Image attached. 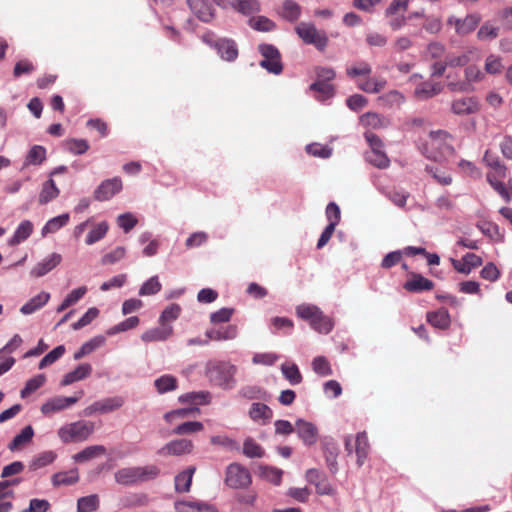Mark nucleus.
Masks as SVG:
<instances>
[{
    "label": "nucleus",
    "instance_id": "f257e3e1",
    "mask_svg": "<svg viewBox=\"0 0 512 512\" xmlns=\"http://www.w3.org/2000/svg\"><path fill=\"white\" fill-rule=\"evenodd\" d=\"M236 372V366L225 361H209L205 367V375L209 381L223 389L234 387Z\"/></svg>",
    "mask_w": 512,
    "mask_h": 512
},
{
    "label": "nucleus",
    "instance_id": "f03ea898",
    "mask_svg": "<svg viewBox=\"0 0 512 512\" xmlns=\"http://www.w3.org/2000/svg\"><path fill=\"white\" fill-rule=\"evenodd\" d=\"M299 318L307 321L310 326L321 334H328L334 327V321L325 315L319 307L311 304H301L296 307Z\"/></svg>",
    "mask_w": 512,
    "mask_h": 512
},
{
    "label": "nucleus",
    "instance_id": "7ed1b4c3",
    "mask_svg": "<svg viewBox=\"0 0 512 512\" xmlns=\"http://www.w3.org/2000/svg\"><path fill=\"white\" fill-rule=\"evenodd\" d=\"M94 425L90 421L77 420L63 425L57 434L63 443H77L88 439L93 433Z\"/></svg>",
    "mask_w": 512,
    "mask_h": 512
},
{
    "label": "nucleus",
    "instance_id": "20e7f679",
    "mask_svg": "<svg viewBox=\"0 0 512 512\" xmlns=\"http://www.w3.org/2000/svg\"><path fill=\"white\" fill-rule=\"evenodd\" d=\"M202 41L214 48L218 55L225 61H234L238 57V49L235 41L231 39H218L215 33L208 31L201 36Z\"/></svg>",
    "mask_w": 512,
    "mask_h": 512
},
{
    "label": "nucleus",
    "instance_id": "39448f33",
    "mask_svg": "<svg viewBox=\"0 0 512 512\" xmlns=\"http://www.w3.org/2000/svg\"><path fill=\"white\" fill-rule=\"evenodd\" d=\"M295 31L305 44L313 45L319 51H324L328 45V37L325 31L318 30L312 23L300 22Z\"/></svg>",
    "mask_w": 512,
    "mask_h": 512
},
{
    "label": "nucleus",
    "instance_id": "423d86ee",
    "mask_svg": "<svg viewBox=\"0 0 512 512\" xmlns=\"http://www.w3.org/2000/svg\"><path fill=\"white\" fill-rule=\"evenodd\" d=\"M365 138L370 146V150L365 153L367 162L379 169H385L390 165V159L383 151L382 140L372 132H366Z\"/></svg>",
    "mask_w": 512,
    "mask_h": 512
},
{
    "label": "nucleus",
    "instance_id": "0eeeda50",
    "mask_svg": "<svg viewBox=\"0 0 512 512\" xmlns=\"http://www.w3.org/2000/svg\"><path fill=\"white\" fill-rule=\"evenodd\" d=\"M464 77V81L450 82L448 84L449 89L457 92L473 91V84L483 81L485 73L477 65H468L464 70Z\"/></svg>",
    "mask_w": 512,
    "mask_h": 512
},
{
    "label": "nucleus",
    "instance_id": "6e6552de",
    "mask_svg": "<svg viewBox=\"0 0 512 512\" xmlns=\"http://www.w3.org/2000/svg\"><path fill=\"white\" fill-rule=\"evenodd\" d=\"M259 52L263 59L260 61V66L273 74H280L283 70L281 63V55L279 50L271 44L259 45Z\"/></svg>",
    "mask_w": 512,
    "mask_h": 512
},
{
    "label": "nucleus",
    "instance_id": "1a4fd4ad",
    "mask_svg": "<svg viewBox=\"0 0 512 512\" xmlns=\"http://www.w3.org/2000/svg\"><path fill=\"white\" fill-rule=\"evenodd\" d=\"M225 482L232 488H246L251 484V475L244 466L232 463L226 469Z\"/></svg>",
    "mask_w": 512,
    "mask_h": 512
},
{
    "label": "nucleus",
    "instance_id": "9d476101",
    "mask_svg": "<svg viewBox=\"0 0 512 512\" xmlns=\"http://www.w3.org/2000/svg\"><path fill=\"white\" fill-rule=\"evenodd\" d=\"M480 107L479 100L474 96L461 97L451 103L452 112L459 116L476 114L480 111Z\"/></svg>",
    "mask_w": 512,
    "mask_h": 512
},
{
    "label": "nucleus",
    "instance_id": "9b49d317",
    "mask_svg": "<svg viewBox=\"0 0 512 512\" xmlns=\"http://www.w3.org/2000/svg\"><path fill=\"white\" fill-rule=\"evenodd\" d=\"M187 5L202 22L210 23L216 16V11L208 0H187Z\"/></svg>",
    "mask_w": 512,
    "mask_h": 512
},
{
    "label": "nucleus",
    "instance_id": "f8f14e48",
    "mask_svg": "<svg viewBox=\"0 0 512 512\" xmlns=\"http://www.w3.org/2000/svg\"><path fill=\"white\" fill-rule=\"evenodd\" d=\"M122 189L120 178H112L103 181L94 191V199L97 201H106L111 199Z\"/></svg>",
    "mask_w": 512,
    "mask_h": 512
},
{
    "label": "nucleus",
    "instance_id": "ddd939ff",
    "mask_svg": "<svg viewBox=\"0 0 512 512\" xmlns=\"http://www.w3.org/2000/svg\"><path fill=\"white\" fill-rule=\"evenodd\" d=\"M83 392H80L78 396L72 397H63L57 396L53 397L44 403L41 407V412L43 414L49 413H57L62 411L63 409L75 404L82 396Z\"/></svg>",
    "mask_w": 512,
    "mask_h": 512
},
{
    "label": "nucleus",
    "instance_id": "4468645a",
    "mask_svg": "<svg viewBox=\"0 0 512 512\" xmlns=\"http://www.w3.org/2000/svg\"><path fill=\"white\" fill-rule=\"evenodd\" d=\"M480 20L481 18L478 14H469L463 19L450 17L448 24L454 26L459 35H467L476 29Z\"/></svg>",
    "mask_w": 512,
    "mask_h": 512
},
{
    "label": "nucleus",
    "instance_id": "2eb2a0df",
    "mask_svg": "<svg viewBox=\"0 0 512 512\" xmlns=\"http://www.w3.org/2000/svg\"><path fill=\"white\" fill-rule=\"evenodd\" d=\"M403 288L412 293L430 291L434 288V283L421 274L411 273L410 278L404 283Z\"/></svg>",
    "mask_w": 512,
    "mask_h": 512
},
{
    "label": "nucleus",
    "instance_id": "dca6fc26",
    "mask_svg": "<svg viewBox=\"0 0 512 512\" xmlns=\"http://www.w3.org/2000/svg\"><path fill=\"white\" fill-rule=\"evenodd\" d=\"M124 401L121 398L113 397L99 400L86 408L87 414H107L113 412L115 409L121 407Z\"/></svg>",
    "mask_w": 512,
    "mask_h": 512
},
{
    "label": "nucleus",
    "instance_id": "f3484780",
    "mask_svg": "<svg viewBox=\"0 0 512 512\" xmlns=\"http://www.w3.org/2000/svg\"><path fill=\"white\" fill-rule=\"evenodd\" d=\"M211 395L209 392H191L179 397V401L181 403L190 404V407L187 408V412L189 413H200L199 409L196 407L197 405H205L210 402Z\"/></svg>",
    "mask_w": 512,
    "mask_h": 512
},
{
    "label": "nucleus",
    "instance_id": "a211bd4d",
    "mask_svg": "<svg viewBox=\"0 0 512 512\" xmlns=\"http://www.w3.org/2000/svg\"><path fill=\"white\" fill-rule=\"evenodd\" d=\"M193 444L186 439H179L166 444L160 453L165 456H181L192 451Z\"/></svg>",
    "mask_w": 512,
    "mask_h": 512
},
{
    "label": "nucleus",
    "instance_id": "6ab92c4d",
    "mask_svg": "<svg viewBox=\"0 0 512 512\" xmlns=\"http://www.w3.org/2000/svg\"><path fill=\"white\" fill-rule=\"evenodd\" d=\"M296 430L298 435L307 445H313L318 438V430L316 426L304 419H299L296 422Z\"/></svg>",
    "mask_w": 512,
    "mask_h": 512
},
{
    "label": "nucleus",
    "instance_id": "aec40b11",
    "mask_svg": "<svg viewBox=\"0 0 512 512\" xmlns=\"http://www.w3.org/2000/svg\"><path fill=\"white\" fill-rule=\"evenodd\" d=\"M62 257L58 253H52L49 257L37 263L31 270L33 277H42L60 264Z\"/></svg>",
    "mask_w": 512,
    "mask_h": 512
},
{
    "label": "nucleus",
    "instance_id": "412c9836",
    "mask_svg": "<svg viewBox=\"0 0 512 512\" xmlns=\"http://www.w3.org/2000/svg\"><path fill=\"white\" fill-rule=\"evenodd\" d=\"M238 329L236 325H227L221 328H212L205 332L208 340L226 341L237 337Z\"/></svg>",
    "mask_w": 512,
    "mask_h": 512
},
{
    "label": "nucleus",
    "instance_id": "4be33fe9",
    "mask_svg": "<svg viewBox=\"0 0 512 512\" xmlns=\"http://www.w3.org/2000/svg\"><path fill=\"white\" fill-rule=\"evenodd\" d=\"M106 454V447L103 445H92L74 454L72 459L76 463H85Z\"/></svg>",
    "mask_w": 512,
    "mask_h": 512
},
{
    "label": "nucleus",
    "instance_id": "5701e85b",
    "mask_svg": "<svg viewBox=\"0 0 512 512\" xmlns=\"http://www.w3.org/2000/svg\"><path fill=\"white\" fill-rule=\"evenodd\" d=\"M92 372V366L88 363L78 365L73 371L64 375L61 386H68L74 382L87 378Z\"/></svg>",
    "mask_w": 512,
    "mask_h": 512
},
{
    "label": "nucleus",
    "instance_id": "b1692460",
    "mask_svg": "<svg viewBox=\"0 0 512 512\" xmlns=\"http://www.w3.org/2000/svg\"><path fill=\"white\" fill-rule=\"evenodd\" d=\"M173 334V327L171 325L159 324L158 327L152 328L144 332L141 336L145 342L164 341Z\"/></svg>",
    "mask_w": 512,
    "mask_h": 512
},
{
    "label": "nucleus",
    "instance_id": "393cba45",
    "mask_svg": "<svg viewBox=\"0 0 512 512\" xmlns=\"http://www.w3.org/2000/svg\"><path fill=\"white\" fill-rule=\"evenodd\" d=\"M427 322L435 328L445 330L450 326L451 320L447 309L440 308L437 311L427 313Z\"/></svg>",
    "mask_w": 512,
    "mask_h": 512
},
{
    "label": "nucleus",
    "instance_id": "a878e982",
    "mask_svg": "<svg viewBox=\"0 0 512 512\" xmlns=\"http://www.w3.org/2000/svg\"><path fill=\"white\" fill-rule=\"evenodd\" d=\"M34 436V431L31 426L24 427L9 443L8 448L12 451H20L27 446Z\"/></svg>",
    "mask_w": 512,
    "mask_h": 512
},
{
    "label": "nucleus",
    "instance_id": "bb28decb",
    "mask_svg": "<svg viewBox=\"0 0 512 512\" xmlns=\"http://www.w3.org/2000/svg\"><path fill=\"white\" fill-rule=\"evenodd\" d=\"M232 9L242 15L249 16L260 12L261 4L259 0H233Z\"/></svg>",
    "mask_w": 512,
    "mask_h": 512
},
{
    "label": "nucleus",
    "instance_id": "cd10ccee",
    "mask_svg": "<svg viewBox=\"0 0 512 512\" xmlns=\"http://www.w3.org/2000/svg\"><path fill=\"white\" fill-rule=\"evenodd\" d=\"M60 190L53 179H49L43 183L42 189L39 193L38 202L41 205L47 204L57 198Z\"/></svg>",
    "mask_w": 512,
    "mask_h": 512
},
{
    "label": "nucleus",
    "instance_id": "c85d7f7f",
    "mask_svg": "<svg viewBox=\"0 0 512 512\" xmlns=\"http://www.w3.org/2000/svg\"><path fill=\"white\" fill-rule=\"evenodd\" d=\"M154 387L159 394L175 391L178 388V379L170 374H165L155 379Z\"/></svg>",
    "mask_w": 512,
    "mask_h": 512
},
{
    "label": "nucleus",
    "instance_id": "c756f323",
    "mask_svg": "<svg viewBox=\"0 0 512 512\" xmlns=\"http://www.w3.org/2000/svg\"><path fill=\"white\" fill-rule=\"evenodd\" d=\"M50 299V294L47 292H41L35 297L31 298L27 303H25L20 311L22 314L28 315L32 314L41 307H43Z\"/></svg>",
    "mask_w": 512,
    "mask_h": 512
},
{
    "label": "nucleus",
    "instance_id": "7c9ffc66",
    "mask_svg": "<svg viewBox=\"0 0 512 512\" xmlns=\"http://www.w3.org/2000/svg\"><path fill=\"white\" fill-rule=\"evenodd\" d=\"M79 473L77 469L55 473L52 476V484L56 487L72 485L78 482Z\"/></svg>",
    "mask_w": 512,
    "mask_h": 512
},
{
    "label": "nucleus",
    "instance_id": "2f4dec72",
    "mask_svg": "<svg viewBox=\"0 0 512 512\" xmlns=\"http://www.w3.org/2000/svg\"><path fill=\"white\" fill-rule=\"evenodd\" d=\"M33 232V224L29 220L22 221L17 227L14 235L8 241L10 246L18 245L25 241Z\"/></svg>",
    "mask_w": 512,
    "mask_h": 512
},
{
    "label": "nucleus",
    "instance_id": "473e14b6",
    "mask_svg": "<svg viewBox=\"0 0 512 512\" xmlns=\"http://www.w3.org/2000/svg\"><path fill=\"white\" fill-rule=\"evenodd\" d=\"M158 471L153 466L134 467L130 470V483L142 482L154 478Z\"/></svg>",
    "mask_w": 512,
    "mask_h": 512
},
{
    "label": "nucleus",
    "instance_id": "72a5a7b5",
    "mask_svg": "<svg viewBox=\"0 0 512 512\" xmlns=\"http://www.w3.org/2000/svg\"><path fill=\"white\" fill-rule=\"evenodd\" d=\"M280 15L290 22H295L301 15V7L294 0H285L281 7Z\"/></svg>",
    "mask_w": 512,
    "mask_h": 512
},
{
    "label": "nucleus",
    "instance_id": "f704fd0d",
    "mask_svg": "<svg viewBox=\"0 0 512 512\" xmlns=\"http://www.w3.org/2000/svg\"><path fill=\"white\" fill-rule=\"evenodd\" d=\"M483 162L492 169L491 172H497L499 176H506L507 168L501 163L499 156L491 150H486Z\"/></svg>",
    "mask_w": 512,
    "mask_h": 512
},
{
    "label": "nucleus",
    "instance_id": "c9c22d12",
    "mask_svg": "<svg viewBox=\"0 0 512 512\" xmlns=\"http://www.w3.org/2000/svg\"><path fill=\"white\" fill-rule=\"evenodd\" d=\"M441 92V87L437 83L423 82L419 84L415 89V96L418 99H428Z\"/></svg>",
    "mask_w": 512,
    "mask_h": 512
},
{
    "label": "nucleus",
    "instance_id": "e433bc0d",
    "mask_svg": "<svg viewBox=\"0 0 512 512\" xmlns=\"http://www.w3.org/2000/svg\"><path fill=\"white\" fill-rule=\"evenodd\" d=\"M505 177L506 176L497 175V172H489L486 175L489 184L499 193V195H501L502 198H504L505 201L508 202L510 200V193L502 182V179Z\"/></svg>",
    "mask_w": 512,
    "mask_h": 512
},
{
    "label": "nucleus",
    "instance_id": "4c0bfd02",
    "mask_svg": "<svg viewBox=\"0 0 512 512\" xmlns=\"http://www.w3.org/2000/svg\"><path fill=\"white\" fill-rule=\"evenodd\" d=\"M70 216L68 213H64L57 217L50 219L42 228V235L46 236L50 233H55L69 222Z\"/></svg>",
    "mask_w": 512,
    "mask_h": 512
},
{
    "label": "nucleus",
    "instance_id": "58836bf2",
    "mask_svg": "<svg viewBox=\"0 0 512 512\" xmlns=\"http://www.w3.org/2000/svg\"><path fill=\"white\" fill-rule=\"evenodd\" d=\"M258 475L262 480L274 485H279L281 483L283 471L274 467L260 466Z\"/></svg>",
    "mask_w": 512,
    "mask_h": 512
},
{
    "label": "nucleus",
    "instance_id": "ea45409f",
    "mask_svg": "<svg viewBox=\"0 0 512 512\" xmlns=\"http://www.w3.org/2000/svg\"><path fill=\"white\" fill-rule=\"evenodd\" d=\"M56 458L57 453L52 450L41 452L40 454L33 458V460L30 463V468L33 470L43 468L45 466L52 464L56 460Z\"/></svg>",
    "mask_w": 512,
    "mask_h": 512
},
{
    "label": "nucleus",
    "instance_id": "a19ab883",
    "mask_svg": "<svg viewBox=\"0 0 512 512\" xmlns=\"http://www.w3.org/2000/svg\"><path fill=\"white\" fill-rule=\"evenodd\" d=\"M194 472L195 467H190L175 477V489L178 492L189 491Z\"/></svg>",
    "mask_w": 512,
    "mask_h": 512
},
{
    "label": "nucleus",
    "instance_id": "79ce46f5",
    "mask_svg": "<svg viewBox=\"0 0 512 512\" xmlns=\"http://www.w3.org/2000/svg\"><path fill=\"white\" fill-rule=\"evenodd\" d=\"M281 371L290 384L298 385L302 382V375L295 363H283Z\"/></svg>",
    "mask_w": 512,
    "mask_h": 512
},
{
    "label": "nucleus",
    "instance_id": "37998d69",
    "mask_svg": "<svg viewBox=\"0 0 512 512\" xmlns=\"http://www.w3.org/2000/svg\"><path fill=\"white\" fill-rule=\"evenodd\" d=\"M46 382V376L44 374H38L31 379H29L25 387L21 390V397L26 398L31 395L33 392L42 387Z\"/></svg>",
    "mask_w": 512,
    "mask_h": 512
},
{
    "label": "nucleus",
    "instance_id": "c03bdc74",
    "mask_svg": "<svg viewBox=\"0 0 512 512\" xmlns=\"http://www.w3.org/2000/svg\"><path fill=\"white\" fill-rule=\"evenodd\" d=\"M176 509L178 512H216L214 507L210 505L191 502H178L176 503Z\"/></svg>",
    "mask_w": 512,
    "mask_h": 512
},
{
    "label": "nucleus",
    "instance_id": "a18cd8bd",
    "mask_svg": "<svg viewBox=\"0 0 512 512\" xmlns=\"http://www.w3.org/2000/svg\"><path fill=\"white\" fill-rule=\"evenodd\" d=\"M313 371L322 377L330 376L333 373L330 362L324 356H317L312 361Z\"/></svg>",
    "mask_w": 512,
    "mask_h": 512
},
{
    "label": "nucleus",
    "instance_id": "49530a36",
    "mask_svg": "<svg viewBox=\"0 0 512 512\" xmlns=\"http://www.w3.org/2000/svg\"><path fill=\"white\" fill-rule=\"evenodd\" d=\"M310 90L317 92L319 95L317 96L318 100L324 101L333 96L334 87L328 82L325 81H316L310 85Z\"/></svg>",
    "mask_w": 512,
    "mask_h": 512
},
{
    "label": "nucleus",
    "instance_id": "de8ad7c7",
    "mask_svg": "<svg viewBox=\"0 0 512 512\" xmlns=\"http://www.w3.org/2000/svg\"><path fill=\"white\" fill-rule=\"evenodd\" d=\"M46 159V149L43 146H33L26 157V165H40Z\"/></svg>",
    "mask_w": 512,
    "mask_h": 512
},
{
    "label": "nucleus",
    "instance_id": "09e8293b",
    "mask_svg": "<svg viewBox=\"0 0 512 512\" xmlns=\"http://www.w3.org/2000/svg\"><path fill=\"white\" fill-rule=\"evenodd\" d=\"M65 346L59 345L55 347L53 350H51L48 354H46L41 361L39 362L38 368L44 369L47 366L52 365L55 363L58 359H60L65 354Z\"/></svg>",
    "mask_w": 512,
    "mask_h": 512
},
{
    "label": "nucleus",
    "instance_id": "8fccbe9b",
    "mask_svg": "<svg viewBox=\"0 0 512 512\" xmlns=\"http://www.w3.org/2000/svg\"><path fill=\"white\" fill-rule=\"evenodd\" d=\"M65 148L74 155H82L89 149V144L84 139L71 138L65 141Z\"/></svg>",
    "mask_w": 512,
    "mask_h": 512
},
{
    "label": "nucleus",
    "instance_id": "3c124183",
    "mask_svg": "<svg viewBox=\"0 0 512 512\" xmlns=\"http://www.w3.org/2000/svg\"><path fill=\"white\" fill-rule=\"evenodd\" d=\"M249 25L257 31L269 32L275 28V23L265 16L252 17Z\"/></svg>",
    "mask_w": 512,
    "mask_h": 512
},
{
    "label": "nucleus",
    "instance_id": "603ef678",
    "mask_svg": "<svg viewBox=\"0 0 512 512\" xmlns=\"http://www.w3.org/2000/svg\"><path fill=\"white\" fill-rule=\"evenodd\" d=\"M386 85V80L377 79V78H369L362 83L358 84L359 89L363 90L367 93H378L384 89Z\"/></svg>",
    "mask_w": 512,
    "mask_h": 512
},
{
    "label": "nucleus",
    "instance_id": "864d4df0",
    "mask_svg": "<svg viewBox=\"0 0 512 512\" xmlns=\"http://www.w3.org/2000/svg\"><path fill=\"white\" fill-rule=\"evenodd\" d=\"M484 69L486 73L491 75L500 74L503 70L501 57L494 54L487 56L485 59Z\"/></svg>",
    "mask_w": 512,
    "mask_h": 512
},
{
    "label": "nucleus",
    "instance_id": "5fc2aeb1",
    "mask_svg": "<svg viewBox=\"0 0 512 512\" xmlns=\"http://www.w3.org/2000/svg\"><path fill=\"white\" fill-rule=\"evenodd\" d=\"M181 312V308L178 304H171L164 309L159 318V324L171 325L170 323L176 320Z\"/></svg>",
    "mask_w": 512,
    "mask_h": 512
},
{
    "label": "nucleus",
    "instance_id": "6e6d98bb",
    "mask_svg": "<svg viewBox=\"0 0 512 512\" xmlns=\"http://www.w3.org/2000/svg\"><path fill=\"white\" fill-rule=\"evenodd\" d=\"M99 499L97 495H89L78 499V512H92L98 508Z\"/></svg>",
    "mask_w": 512,
    "mask_h": 512
},
{
    "label": "nucleus",
    "instance_id": "4d7b16f0",
    "mask_svg": "<svg viewBox=\"0 0 512 512\" xmlns=\"http://www.w3.org/2000/svg\"><path fill=\"white\" fill-rule=\"evenodd\" d=\"M108 224L106 222L98 223L87 235L86 244L92 245L101 240L108 231Z\"/></svg>",
    "mask_w": 512,
    "mask_h": 512
},
{
    "label": "nucleus",
    "instance_id": "13d9d810",
    "mask_svg": "<svg viewBox=\"0 0 512 512\" xmlns=\"http://www.w3.org/2000/svg\"><path fill=\"white\" fill-rule=\"evenodd\" d=\"M372 72V68L369 63L365 61H360L355 65L347 68L346 73L349 77L354 78L357 76H366L370 75Z\"/></svg>",
    "mask_w": 512,
    "mask_h": 512
},
{
    "label": "nucleus",
    "instance_id": "bf43d9fd",
    "mask_svg": "<svg viewBox=\"0 0 512 512\" xmlns=\"http://www.w3.org/2000/svg\"><path fill=\"white\" fill-rule=\"evenodd\" d=\"M306 152L314 157L329 158L332 154V149L326 145L319 143H312L306 146Z\"/></svg>",
    "mask_w": 512,
    "mask_h": 512
},
{
    "label": "nucleus",
    "instance_id": "052dcab7",
    "mask_svg": "<svg viewBox=\"0 0 512 512\" xmlns=\"http://www.w3.org/2000/svg\"><path fill=\"white\" fill-rule=\"evenodd\" d=\"M499 35V28L490 24L489 22H485L477 32V37L479 40H490L495 39Z\"/></svg>",
    "mask_w": 512,
    "mask_h": 512
},
{
    "label": "nucleus",
    "instance_id": "680f3d73",
    "mask_svg": "<svg viewBox=\"0 0 512 512\" xmlns=\"http://www.w3.org/2000/svg\"><path fill=\"white\" fill-rule=\"evenodd\" d=\"M107 456V466L109 469L116 467L119 464L120 460H123L126 456L124 449L111 448L109 450L106 449Z\"/></svg>",
    "mask_w": 512,
    "mask_h": 512
},
{
    "label": "nucleus",
    "instance_id": "e2e57ef3",
    "mask_svg": "<svg viewBox=\"0 0 512 512\" xmlns=\"http://www.w3.org/2000/svg\"><path fill=\"white\" fill-rule=\"evenodd\" d=\"M202 428H203V425L201 422L188 421V422H185V423L177 426L173 432L178 435H186V434L198 432V431L202 430Z\"/></svg>",
    "mask_w": 512,
    "mask_h": 512
},
{
    "label": "nucleus",
    "instance_id": "0e129e2a",
    "mask_svg": "<svg viewBox=\"0 0 512 512\" xmlns=\"http://www.w3.org/2000/svg\"><path fill=\"white\" fill-rule=\"evenodd\" d=\"M99 314V310L95 307L89 308L87 312L75 323H73L72 328L74 330H79L86 325L90 324Z\"/></svg>",
    "mask_w": 512,
    "mask_h": 512
},
{
    "label": "nucleus",
    "instance_id": "69168bd1",
    "mask_svg": "<svg viewBox=\"0 0 512 512\" xmlns=\"http://www.w3.org/2000/svg\"><path fill=\"white\" fill-rule=\"evenodd\" d=\"M356 453L358 455V464L362 465L368 448V440L365 434H359L355 440Z\"/></svg>",
    "mask_w": 512,
    "mask_h": 512
},
{
    "label": "nucleus",
    "instance_id": "338daca9",
    "mask_svg": "<svg viewBox=\"0 0 512 512\" xmlns=\"http://www.w3.org/2000/svg\"><path fill=\"white\" fill-rule=\"evenodd\" d=\"M243 453L247 456V457H250V458H253V457H262L264 452H263V449L260 447V445H258L256 442H254L253 440L251 439H247L245 442H244V445H243Z\"/></svg>",
    "mask_w": 512,
    "mask_h": 512
},
{
    "label": "nucleus",
    "instance_id": "774afa93",
    "mask_svg": "<svg viewBox=\"0 0 512 512\" xmlns=\"http://www.w3.org/2000/svg\"><path fill=\"white\" fill-rule=\"evenodd\" d=\"M50 503L45 499L34 498L30 500L29 507L21 512H47Z\"/></svg>",
    "mask_w": 512,
    "mask_h": 512
}]
</instances>
